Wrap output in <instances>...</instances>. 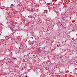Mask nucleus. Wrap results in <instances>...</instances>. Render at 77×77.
I'll use <instances>...</instances> for the list:
<instances>
[{
	"instance_id": "7ed1b4c3",
	"label": "nucleus",
	"mask_w": 77,
	"mask_h": 77,
	"mask_svg": "<svg viewBox=\"0 0 77 77\" xmlns=\"http://www.w3.org/2000/svg\"><path fill=\"white\" fill-rule=\"evenodd\" d=\"M31 38H32V39H33V37H31Z\"/></svg>"
},
{
	"instance_id": "f03ea898",
	"label": "nucleus",
	"mask_w": 77,
	"mask_h": 77,
	"mask_svg": "<svg viewBox=\"0 0 77 77\" xmlns=\"http://www.w3.org/2000/svg\"><path fill=\"white\" fill-rule=\"evenodd\" d=\"M25 77H27V76L26 75V76H25Z\"/></svg>"
},
{
	"instance_id": "f257e3e1",
	"label": "nucleus",
	"mask_w": 77,
	"mask_h": 77,
	"mask_svg": "<svg viewBox=\"0 0 77 77\" xmlns=\"http://www.w3.org/2000/svg\"><path fill=\"white\" fill-rule=\"evenodd\" d=\"M14 5H13L12 4L11 5V7H14Z\"/></svg>"
},
{
	"instance_id": "20e7f679",
	"label": "nucleus",
	"mask_w": 77,
	"mask_h": 77,
	"mask_svg": "<svg viewBox=\"0 0 77 77\" xmlns=\"http://www.w3.org/2000/svg\"><path fill=\"white\" fill-rule=\"evenodd\" d=\"M75 69H77L76 68H75Z\"/></svg>"
},
{
	"instance_id": "39448f33",
	"label": "nucleus",
	"mask_w": 77,
	"mask_h": 77,
	"mask_svg": "<svg viewBox=\"0 0 77 77\" xmlns=\"http://www.w3.org/2000/svg\"><path fill=\"white\" fill-rule=\"evenodd\" d=\"M7 23H8L7 22Z\"/></svg>"
}]
</instances>
